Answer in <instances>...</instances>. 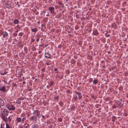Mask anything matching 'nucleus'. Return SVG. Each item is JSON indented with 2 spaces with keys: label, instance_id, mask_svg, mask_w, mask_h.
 <instances>
[{
  "label": "nucleus",
  "instance_id": "nucleus-1",
  "mask_svg": "<svg viewBox=\"0 0 128 128\" xmlns=\"http://www.w3.org/2000/svg\"><path fill=\"white\" fill-rule=\"evenodd\" d=\"M0 115H2L3 114L4 115H6L7 116L9 114V111H8L7 109L4 108L2 112L1 111L0 113Z\"/></svg>",
  "mask_w": 128,
  "mask_h": 128
},
{
  "label": "nucleus",
  "instance_id": "nucleus-2",
  "mask_svg": "<svg viewBox=\"0 0 128 128\" xmlns=\"http://www.w3.org/2000/svg\"><path fill=\"white\" fill-rule=\"evenodd\" d=\"M1 118L2 120L4 121H5L6 123H7L8 122V118L7 117V116L6 115H4L2 114V115H0Z\"/></svg>",
  "mask_w": 128,
  "mask_h": 128
},
{
  "label": "nucleus",
  "instance_id": "nucleus-3",
  "mask_svg": "<svg viewBox=\"0 0 128 128\" xmlns=\"http://www.w3.org/2000/svg\"><path fill=\"white\" fill-rule=\"evenodd\" d=\"M7 107L8 109L10 110H14L15 108V107H14L13 105L10 104H8L7 106Z\"/></svg>",
  "mask_w": 128,
  "mask_h": 128
},
{
  "label": "nucleus",
  "instance_id": "nucleus-4",
  "mask_svg": "<svg viewBox=\"0 0 128 128\" xmlns=\"http://www.w3.org/2000/svg\"><path fill=\"white\" fill-rule=\"evenodd\" d=\"M33 114L34 115H36V117H39L40 115V112L38 110H35L34 111Z\"/></svg>",
  "mask_w": 128,
  "mask_h": 128
},
{
  "label": "nucleus",
  "instance_id": "nucleus-5",
  "mask_svg": "<svg viewBox=\"0 0 128 128\" xmlns=\"http://www.w3.org/2000/svg\"><path fill=\"white\" fill-rule=\"evenodd\" d=\"M48 10L51 12L50 14L53 13L54 14V7H50L48 8Z\"/></svg>",
  "mask_w": 128,
  "mask_h": 128
},
{
  "label": "nucleus",
  "instance_id": "nucleus-6",
  "mask_svg": "<svg viewBox=\"0 0 128 128\" xmlns=\"http://www.w3.org/2000/svg\"><path fill=\"white\" fill-rule=\"evenodd\" d=\"M30 119L33 121H36L37 120L36 117L34 116H32L30 118Z\"/></svg>",
  "mask_w": 128,
  "mask_h": 128
},
{
  "label": "nucleus",
  "instance_id": "nucleus-7",
  "mask_svg": "<svg viewBox=\"0 0 128 128\" xmlns=\"http://www.w3.org/2000/svg\"><path fill=\"white\" fill-rule=\"evenodd\" d=\"M76 94H77L78 95V97L79 100H80L82 98V94L80 92H78L76 91L75 92Z\"/></svg>",
  "mask_w": 128,
  "mask_h": 128
},
{
  "label": "nucleus",
  "instance_id": "nucleus-8",
  "mask_svg": "<svg viewBox=\"0 0 128 128\" xmlns=\"http://www.w3.org/2000/svg\"><path fill=\"white\" fill-rule=\"evenodd\" d=\"M5 6L9 9L12 8V6L11 5L8 4H5Z\"/></svg>",
  "mask_w": 128,
  "mask_h": 128
},
{
  "label": "nucleus",
  "instance_id": "nucleus-9",
  "mask_svg": "<svg viewBox=\"0 0 128 128\" xmlns=\"http://www.w3.org/2000/svg\"><path fill=\"white\" fill-rule=\"evenodd\" d=\"M4 101L1 98H0V108L1 106H4Z\"/></svg>",
  "mask_w": 128,
  "mask_h": 128
},
{
  "label": "nucleus",
  "instance_id": "nucleus-10",
  "mask_svg": "<svg viewBox=\"0 0 128 128\" xmlns=\"http://www.w3.org/2000/svg\"><path fill=\"white\" fill-rule=\"evenodd\" d=\"M3 37L4 38H6V36H8V34L6 32H3L2 33Z\"/></svg>",
  "mask_w": 128,
  "mask_h": 128
},
{
  "label": "nucleus",
  "instance_id": "nucleus-11",
  "mask_svg": "<svg viewBox=\"0 0 128 128\" xmlns=\"http://www.w3.org/2000/svg\"><path fill=\"white\" fill-rule=\"evenodd\" d=\"M44 56L47 58H50L51 56V55L50 54L46 53L44 54Z\"/></svg>",
  "mask_w": 128,
  "mask_h": 128
},
{
  "label": "nucleus",
  "instance_id": "nucleus-12",
  "mask_svg": "<svg viewBox=\"0 0 128 128\" xmlns=\"http://www.w3.org/2000/svg\"><path fill=\"white\" fill-rule=\"evenodd\" d=\"M6 90V88L5 86H4L3 87L1 88H0V90L1 91H2L3 92H5Z\"/></svg>",
  "mask_w": 128,
  "mask_h": 128
},
{
  "label": "nucleus",
  "instance_id": "nucleus-13",
  "mask_svg": "<svg viewBox=\"0 0 128 128\" xmlns=\"http://www.w3.org/2000/svg\"><path fill=\"white\" fill-rule=\"evenodd\" d=\"M13 22L14 24H17L19 22V21L18 19H16L14 20Z\"/></svg>",
  "mask_w": 128,
  "mask_h": 128
},
{
  "label": "nucleus",
  "instance_id": "nucleus-14",
  "mask_svg": "<svg viewBox=\"0 0 128 128\" xmlns=\"http://www.w3.org/2000/svg\"><path fill=\"white\" fill-rule=\"evenodd\" d=\"M32 32H36L38 31V30L36 28L32 29Z\"/></svg>",
  "mask_w": 128,
  "mask_h": 128
},
{
  "label": "nucleus",
  "instance_id": "nucleus-15",
  "mask_svg": "<svg viewBox=\"0 0 128 128\" xmlns=\"http://www.w3.org/2000/svg\"><path fill=\"white\" fill-rule=\"evenodd\" d=\"M98 81L97 80H94L93 81V84H96L98 82Z\"/></svg>",
  "mask_w": 128,
  "mask_h": 128
},
{
  "label": "nucleus",
  "instance_id": "nucleus-16",
  "mask_svg": "<svg viewBox=\"0 0 128 128\" xmlns=\"http://www.w3.org/2000/svg\"><path fill=\"white\" fill-rule=\"evenodd\" d=\"M50 86H52L54 84V82L53 81H50L49 84Z\"/></svg>",
  "mask_w": 128,
  "mask_h": 128
},
{
  "label": "nucleus",
  "instance_id": "nucleus-17",
  "mask_svg": "<svg viewBox=\"0 0 128 128\" xmlns=\"http://www.w3.org/2000/svg\"><path fill=\"white\" fill-rule=\"evenodd\" d=\"M16 120L18 122H20L21 120V119L20 118H18L16 119Z\"/></svg>",
  "mask_w": 128,
  "mask_h": 128
},
{
  "label": "nucleus",
  "instance_id": "nucleus-18",
  "mask_svg": "<svg viewBox=\"0 0 128 128\" xmlns=\"http://www.w3.org/2000/svg\"><path fill=\"white\" fill-rule=\"evenodd\" d=\"M74 100L76 101L78 99V98L77 96H75L73 98Z\"/></svg>",
  "mask_w": 128,
  "mask_h": 128
},
{
  "label": "nucleus",
  "instance_id": "nucleus-19",
  "mask_svg": "<svg viewBox=\"0 0 128 128\" xmlns=\"http://www.w3.org/2000/svg\"><path fill=\"white\" fill-rule=\"evenodd\" d=\"M59 104L61 107H62L63 104L62 102H59Z\"/></svg>",
  "mask_w": 128,
  "mask_h": 128
},
{
  "label": "nucleus",
  "instance_id": "nucleus-20",
  "mask_svg": "<svg viewBox=\"0 0 128 128\" xmlns=\"http://www.w3.org/2000/svg\"><path fill=\"white\" fill-rule=\"evenodd\" d=\"M6 128H10V127L9 126L8 124L7 123H6Z\"/></svg>",
  "mask_w": 128,
  "mask_h": 128
},
{
  "label": "nucleus",
  "instance_id": "nucleus-21",
  "mask_svg": "<svg viewBox=\"0 0 128 128\" xmlns=\"http://www.w3.org/2000/svg\"><path fill=\"white\" fill-rule=\"evenodd\" d=\"M8 121H9L10 122L11 120V119L10 118V116H9L8 118Z\"/></svg>",
  "mask_w": 128,
  "mask_h": 128
},
{
  "label": "nucleus",
  "instance_id": "nucleus-22",
  "mask_svg": "<svg viewBox=\"0 0 128 128\" xmlns=\"http://www.w3.org/2000/svg\"><path fill=\"white\" fill-rule=\"evenodd\" d=\"M23 33H22V32L18 34L19 36H22V35H23Z\"/></svg>",
  "mask_w": 128,
  "mask_h": 128
},
{
  "label": "nucleus",
  "instance_id": "nucleus-23",
  "mask_svg": "<svg viewBox=\"0 0 128 128\" xmlns=\"http://www.w3.org/2000/svg\"><path fill=\"white\" fill-rule=\"evenodd\" d=\"M41 71L42 72H44L45 71V69L44 68H42L41 69Z\"/></svg>",
  "mask_w": 128,
  "mask_h": 128
},
{
  "label": "nucleus",
  "instance_id": "nucleus-24",
  "mask_svg": "<svg viewBox=\"0 0 128 128\" xmlns=\"http://www.w3.org/2000/svg\"><path fill=\"white\" fill-rule=\"evenodd\" d=\"M46 64L47 65H48L50 64V63L48 62H46Z\"/></svg>",
  "mask_w": 128,
  "mask_h": 128
},
{
  "label": "nucleus",
  "instance_id": "nucleus-25",
  "mask_svg": "<svg viewBox=\"0 0 128 128\" xmlns=\"http://www.w3.org/2000/svg\"><path fill=\"white\" fill-rule=\"evenodd\" d=\"M92 78H90L89 79V82H92Z\"/></svg>",
  "mask_w": 128,
  "mask_h": 128
},
{
  "label": "nucleus",
  "instance_id": "nucleus-26",
  "mask_svg": "<svg viewBox=\"0 0 128 128\" xmlns=\"http://www.w3.org/2000/svg\"><path fill=\"white\" fill-rule=\"evenodd\" d=\"M62 120L61 118H59L58 119V121L60 122H61Z\"/></svg>",
  "mask_w": 128,
  "mask_h": 128
},
{
  "label": "nucleus",
  "instance_id": "nucleus-27",
  "mask_svg": "<svg viewBox=\"0 0 128 128\" xmlns=\"http://www.w3.org/2000/svg\"><path fill=\"white\" fill-rule=\"evenodd\" d=\"M115 117H112V120L113 122H114L115 121Z\"/></svg>",
  "mask_w": 128,
  "mask_h": 128
},
{
  "label": "nucleus",
  "instance_id": "nucleus-28",
  "mask_svg": "<svg viewBox=\"0 0 128 128\" xmlns=\"http://www.w3.org/2000/svg\"><path fill=\"white\" fill-rule=\"evenodd\" d=\"M54 72L57 71V72H58V69L56 68H55L54 69Z\"/></svg>",
  "mask_w": 128,
  "mask_h": 128
},
{
  "label": "nucleus",
  "instance_id": "nucleus-29",
  "mask_svg": "<svg viewBox=\"0 0 128 128\" xmlns=\"http://www.w3.org/2000/svg\"><path fill=\"white\" fill-rule=\"evenodd\" d=\"M25 119V118H23L22 119V122H24V120Z\"/></svg>",
  "mask_w": 128,
  "mask_h": 128
},
{
  "label": "nucleus",
  "instance_id": "nucleus-30",
  "mask_svg": "<svg viewBox=\"0 0 128 128\" xmlns=\"http://www.w3.org/2000/svg\"><path fill=\"white\" fill-rule=\"evenodd\" d=\"M112 107L114 108H116V106H112Z\"/></svg>",
  "mask_w": 128,
  "mask_h": 128
},
{
  "label": "nucleus",
  "instance_id": "nucleus-31",
  "mask_svg": "<svg viewBox=\"0 0 128 128\" xmlns=\"http://www.w3.org/2000/svg\"><path fill=\"white\" fill-rule=\"evenodd\" d=\"M39 40V38H37L36 39V41L37 42H38Z\"/></svg>",
  "mask_w": 128,
  "mask_h": 128
},
{
  "label": "nucleus",
  "instance_id": "nucleus-32",
  "mask_svg": "<svg viewBox=\"0 0 128 128\" xmlns=\"http://www.w3.org/2000/svg\"><path fill=\"white\" fill-rule=\"evenodd\" d=\"M55 98L57 99H58L59 98V97L58 96H57Z\"/></svg>",
  "mask_w": 128,
  "mask_h": 128
},
{
  "label": "nucleus",
  "instance_id": "nucleus-33",
  "mask_svg": "<svg viewBox=\"0 0 128 128\" xmlns=\"http://www.w3.org/2000/svg\"><path fill=\"white\" fill-rule=\"evenodd\" d=\"M38 126V125L36 124L35 125H34V127H35V128H36V126Z\"/></svg>",
  "mask_w": 128,
  "mask_h": 128
},
{
  "label": "nucleus",
  "instance_id": "nucleus-34",
  "mask_svg": "<svg viewBox=\"0 0 128 128\" xmlns=\"http://www.w3.org/2000/svg\"><path fill=\"white\" fill-rule=\"evenodd\" d=\"M0 126H1L0 128H3V127L2 126V124H1V125H0Z\"/></svg>",
  "mask_w": 128,
  "mask_h": 128
},
{
  "label": "nucleus",
  "instance_id": "nucleus-35",
  "mask_svg": "<svg viewBox=\"0 0 128 128\" xmlns=\"http://www.w3.org/2000/svg\"><path fill=\"white\" fill-rule=\"evenodd\" d=\"M108 54H110L111 53V52H109V51H108Z\"/></svg>",
  "mask_w": 128,
  "mask_h": 128
},
{
  "label": "nucleus",
  "instance_id": "nucleus-36",
  "mask_svg": "<svg viewBox=\"0 0 128 128\" xmlns=\"http://www.w3.org/2000/svg\"><path fill=\"white\" fill-rule=\"evenodd\" d=\"M44 116H42V118H44Z\"/></svg>",
  "mask_w": 128,
  "mask_h": 128
},
{
  "label": "nucleus",
  "instance_id": "nucleus-37",
  "mask_svg": "<svg viewBox=\"0 0 128 128\" xmlns=\"http://www.w3.org/2000/svg\"><path fill=\"white\" fill-rule=\"evenodd\" d=\"M46 16H49V14H47L46 15Z\"/></svg>",
  "mask_w": 128,
  "mask_h": 128
},
{
  "label": "nucleus",
  "instance_id": "nucleus-38",
  "mask_svg": "<svg viewBox=\"0 0 128 128\" xmlns=\"http://www.w3.org/2000/svg\"><path fill=\"white\" fill-rule=\"evenodd\" d=\"M25 82L24 81V82H23V84H25Z\"/></svg>",
  "mask_w": 128,
  "mask_h": 128
},
{
  "label": "nucleus",
  "instance_id": "nucleus-39",
  "mask_svg": "<svg viewBox=\"0 0 128 128\" xmlns=\"http://www.w3.org/2000/svg\"><path fill=\"white\" fill-rule=\"evenodd\" d=\"M68 33H70V31H68Z\"/></svg>",
  "mask_w": 128,
  "mask_h": 128
},
{
  "label": "nucleus",
  "instance_id": "nucleus-40",
  "mask_svg": "<svg viewBox=\"0 0 128 128\" xmlns=\"http://www.w3.org/2000/svg\"><path fill=\"white\" fill-rule=\"evenodd\" d=\"M42 12L44 13H46V12L45 11H43Z\"/></svg>",
  "mask_w": 128,
  "mask_h": 128
},
{
  "label": "nucleus",
  "instance_id": "nucleus-41",
  "mask_svg": "<svg viewBox=\"0 0 128 128\" xmlns=\"http://www.w3.org/2000/svg\"><path fill=\"white\" fill-rule=\"evenodd\" d=\"M48 62H50L51 61L50 60H48Z\"/></svg>",
  "mask_w": 128,
  "mask_h": 128
},
{
  "label": "nucleus",
  "instance_id": "nucleus-42",
  "mask_svg": "<svg viewBox=\"0 0 128 128\" xmlns=\"http://www.w3.org/2000/svg\"><path fill=\"white\" fill-rule=\"evenodd\" d=\"M32 42H33L34 40V39H33L32 40Z\"/></svg>",
  "mask_w": 128,
  "mask_h": 128
},
{
  "label": "nucleus",
  "instance_id": "nucleus-43",
  "mask_svg": "<svg viewBox=\"0 0 128 128\" xmlns=\"http://www.w3.org/2000/svg\"><path fill=\"white\" fill-rule=\"evenodd\" d=\"M8 31L9 32H11V31H10V30H8Z\"/></svg>",
  "mask_w": 128,
  "mask_h": 128
},
{
  "label": "nucleus",
  "instance_id": "nucleus-44",
  "mask_svg": "<svg viewBox=\"0 0 128 128\" xmlns=\"http://www.w3.org/2000/svg\"><path fill=\"white\" fill-rule=\"evenodd\" d=\"M127 97H128V94H127V95L126 96Z\"/></svg>",
  "mask_w": 128,
  "mask_h": 128
},
{
  "label": "nucleus",
  "instance_id": "nucleus-45",
  "mask_svg": "<svg viewBox=\"0 0 128 128\" xmlns=\"http://www.w3.org/2000/svg\"><path fill=\"white\" fill-rule=\"evenodd\" d=\"M2 74V75H4V74Z\"/></svg>",
  "mask_w": 128,
  "mask_h": 128
},
{
  "label": "nucleus",
  "instance_id": "nucleus-46",
  "mask_svg": "<svg viewBox=\"0 0 128 128\" xmlns=\"http://www.w3.org/2000/svg\"><path fill=\"white\" fill-rule=\"evenodd\" d=\"M45 45H46V47L48 46V45H47L46 44Z\"/></svg>",
  "mask_w": 128,
  "mask_h": 128
},
{
  "label": "nucleus",
  "instance_id": "nucleus-47",
  "mask_svg": "<svg viewBox=\"0 0 128 128\" xmlns=\"http://www.w3.org/2000/svg\"><path fill=\"white\" fill-rule=\"evenodd\" d=\"M126 102L128 104V101H126Z\"/></svg>",
  "mask_w": 128,
  "mask_h": 128
},
{
  "label": "nucleus",
  "instance_id": "nucleus-48",
  "mask_svg": "<svg viewBox=\"0 0 128 128\" xmlns=\"http://www.w3.org/2000/svg\"><path fill=\"white\" fill-rule=\"evenodd\" d=\"M66 0V2H67L68 1V0Z\"/></svg>",
  "mask_w": 128,
  "mask_h": 128
},
{
  "label": "nucleus",
  "instance_id": "nucleus-49",
  "mask_svg": "<svg viewBox=\"0 0 128 128\" xmlns=\"http://www.w3.org/2000/svg\"><path fill=\"white\" fill-rule=\"evenodd\" d=\"M48 86H47V88H48Z\"/></svg>",
  "mask_w": 128,
  "mask_h": 128
},
{
  "label": "nucleus",
  "instance_id": "nucleus-50",
  "mask_svg": "<svg viewBox=\"0 0 128 128\" xmlns=\"http://www.w3.org/2000/svg\"><path fill=\"white\" fill-rule=\"evenodd\" d=\"M37 80V79H35V80Z\"/></svg>",
  "mask_w": 128,
  "mask_h": 128
},
{
  "label": "nucleus",
  "instance_id": "nucleus-51",
  "mask_svg": "<svg viewBox=\"0 0 128 128\" xmlns=\"http://www.w3.org/2000/svg\"><path fill=\"white\" fill-rule=\"evenodd\" d=\"M110 36V35H108V36Z\"/></svg>",
  "mask_w": 128,
  "mask_h": 128
},
{
  "label": "nucleus",
  "instance_id": "nucleus-52",
  "mask_svg": "<svg viewBox=\"0 0 128 128\" xmlns=\"http://www.w3.org/2000/svg\"><path fill=\"white\" fill-rule=\"evenodd\" d=\"M38 22V23H39L40 22Z\"/></svg>",
  "mask_w": 128,
  "mask_h": 128
},
{
  "label": "nucleus",
  "instance_id": "nucleus-53",
  "mask_svg": "<svg viewBox=\"0 0 128 128\" xmlns=\"http://www.w3.org/2000/svg\"><path fill=\"white\" fill-rule=\"evenodd\" d=\"M25 125H26V124H24Z\"/></svg>",
  "mask_w": 128,
  "mask_h": 128
},
{
  "label": "nucleus",
  "instance_id": "nucleus-54",
  "mask_svg": "<svg viewBox=\"0 0 128 128\" xmlns=\"http://www.w3.org/2000/svg\"><path fill=\"white\" fill-rule=\"evenodd\" d=\"M42 74V75H43V74Z\"/></svg>",
  "mask_w": 128,
  "mask_h": 128
},
{
  "label": "nucleus",
  "instance_id": "nucleus-55",
  "mask_svg": "<svg viewBox=\"0 0 128 128\" xmlns=\"http://www.w3.org/2000/svg\"><path fill=\"white\" fill-rule=\"evenodd\" d=\"M37 128H38V127Z\"/></svg>",
  "mask_w": 128,
  "mask_h": 128
}]
</instances>
